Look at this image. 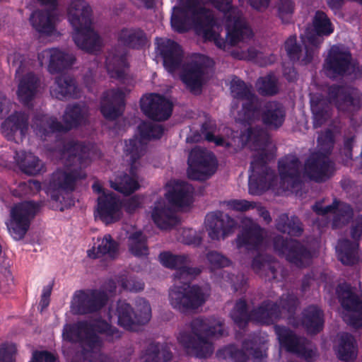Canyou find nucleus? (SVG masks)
Segmentation results:
<instances>
[{
	"label": "nucleus",
	"instance_id": "6e6552de",
	"mask_svg": "<svg viewBox=\"0 0 362 362\" xmlns=\"http://www.w3.org/2000/svg\"><path fill=\"white\" fill-rule=\"evenodd\" d=\"M124 151L127 158H128L127 160L129 162L131 165V176L124 175L115 182H112L111 187L124 194H129L139 187L136 171L140 165L139 160L144 155V144L138 139L129 140L126 141Z\"/></svg>",
	"mask_w": 362,
	"mask_h": 362
},
{
	"label": "nucleus",
	"instance_id": "a19ab883",
	"mask_svg": "<svg viewBox=\"0 0 362 362\" xmlns=\"http://www.w3.org/2000/svg\"><path fill=\"white\" fill-rule=\"evenodd\" d=\"M73 39L78 47L88 52H98L102 46L101 39L91 25L88 29L76 31Z\"/></svg>",
	"mask_w": 362,
	"mask_h": 362
},
{
	"label": "nucleus",
	"instance_id": "a18cd8bd",
	"mask_svg": "<svg viewBox=\"0 0 362 362\" xmlns=\"http://www.w3.org/2000/svg\"><path fill=\"white\" fill-rule=\"evenodd\" d=\"M30 21L37 32L50 35L55 30L57 17L49 11L38 10L32 13Z\"/></svg>",
	"mask_w": 362,
	"mask_h": 362
},
{
	"label": "nucleus",
	"instance_id": "13d9d810",
	"mask_svg": "<svg viewBox=\"0 0 362 362\" xmlns=\"http://www.w3.org/2000/svg\"><path fill=\"white\" fill-rule=\"evenodd\" d=\"M285 49L286 53L291 61H300L303 64L308 63L304 62L303 60L305 57L306 49L303 52L300 45L297 43L296 35L290 36L284 43ZM305 47V46L304 45Z\"/></svg>",
	"mask_w": 362,
	"mask_h": 362
},
{
	"label": "nucleus",
	"instance_id": "cd10ccee",
	"mask_svg": "<svg viewBox=\"0 0 362 362\" xmlns=\"http://www.w3.org/2000/svg\"><path fill=\"white\" fill-rule=\"evenodd\" d=\"M236 225L233 218L222 212L209 214L206 219V229L212 240L225 238L234 232Z\"/></svg>",
	"mask_w": 362,
	"mask_h": 362
},
{
	"label": "nucleus",
	"instance_id": "c9c22d12",
	"mask_svg": "<svg viewBox=\"0 0 362 362\" xmlns=\"http://www.w3.org/2000/svg\"><path fill=\"white\" fill-rule=\"evenodd\" d=\"M89 117L88 107L83 103H74L66 107L63 115L65 129H69L85 124Z\"/></svg>",
	"mask_w": 362,
	"mask_h": 362
},
{
	"label": "nucleus",
	"instance_id": "4468645a",
	"mask_svg": "<svg viewBox=\"0 0 362 362\" xmlns=\"http://www.w3.org/2000/svg\"><path fill=\"white\" fill-rule=\"evenodd\" d=\"M40 205L31 201L16 204L10 210L11 219L7 223L8 229L16 240L23 238L26 233L30 221L34 217Z\"/></svg>",
	"mask_w": 362,
	"mask_h": 362
},
{
	"label": "nucleus",
	"instance_id": "b1692460",
	"mask_svg": "<svg viewBox=\"0 0 362 362\" xmlns=\"http://www.w3.org/2000/svg\"><path fill=\"white\" fill-rule=\"evenodd\" d=\"M301 165L294 155H288L279 161L280 185L284 190H291L302 182Z\"/></svg>",
	"mask_w": 362,
	"mask_h": 362
},
{
	"label": "nucleus",
	"instance_id": "09e8293b",
	"mask_svg": "<svg viewBox=\"0 0 362 362\" xmlns=\"http://www.w3.org/2000/svg\"><path fill=\"white\" fill-rule=\"evenodd\" d=\"M172 358V353L164 344L151 343L144 351L142 362H168Z\"/></svg>",
	"mask_w": 362,
	"mask_h": 362
},
{
	"label": "nucleus",
	"instance_id": "393cba45",
	"mask_svg": "<svg viewBox=\"0 0 362 362\" xmlns=\"http://www.w3.org/2000/svg\"><path fill=\"white\" fill-rule=\"evenodd\" d=\"M29 115L24 112H15L1 124L2 133L11 141L21 143L28 134Z\"/></svg>",
	"mask_w": 362,
	"mask_h": 362
},
{
	"label": "nucleus",
	"instance_id": "dca6fc26",
	"mask_svg": "<svg viewBox=\"0 0 362 362\" xmlns=\"http://www.w3.org/2000/svg\"><path fill=\"white\" fill-rule=\"evenodd\" d=\"M107 298L103 290L78 291L74 296L71 310L76 315L97 312L106 304Z\"/></svg>",
	"mask_w": 362,
	"mask_h": 362
},
{
	"label": "nucleus",
	"instance_id": "9b49d317",
	"mask_svg": "<svg viewBox=\"0 0 362 362\" xmlns=\"http://www.w3.org/2000/svg\"><path fill=\"white\" fill-rule=\"evenodd\" d=\"M212 64L207 57L194 55L183 64L180 78L191 92L197 93L206 81L207 69Z\"/></svg>",
	"mask_w": 362,
	"mask_h": 362
},
{
	"label": "nucleus",
	"instance_id": "8fccbe9b",
	"mask_svg": "<svg viewBox=\"0 0 362 362\" xmlns=\"http://www.w3.org/2000/svg\"><path fill=\"white\" fill-rule=\"evenodd\" d=\"M276 228L284 233L293 236H300L303 232V224L296 216L290 218L286 214H281L276 219Z\"/></svg>",
	"mask_w": 362,
	"mask_h": 362
},
{
	"label": "nucleus",
	"instance_id": "a211bd4d",
	"mask_svg": "<svg viewBox=\"0 0 362 362\" xmlns=\"http://www.w3.org/2000/svg\"><path fill=\"white\" fill-rule=\"evenodd\" d=\"M334 171L333 162L325 153H311L304 163L303 176L316 182H323L331 177Z\"/></svg>",
	"mask_w": 362,
	"mask_h": 362
},
{
	"label": "nucleus",
	"instance_id": "4c0bfd02",
	"mask_svg": "<svg viewBox=\"0 0 362 362\" xmlns=\"http://www.w3.org/2000/svg\"><path fill=\"white\" fill-rule=\"evenodd\" d=\"M151 218L160 229L167 230L177 223V218L173 210L167 205L165 200L163 199L158 200L154 204Z\"/></svg>",
	"mask_w": 362,
	"mask_h": 362
},
{
	"label": "nucleus",
	"instance_id": "5fc2aeb1",
	"mask_svg": "<svg viewBox=\"0 0 362 362\" xmlns=\"http://www.w3.org/2000/svg\"><path fill=\"white\" fill-rule=\"evenodd\" d=\"M128 246L129 251L134 256L141 257L148 255L146 238L141 231L134 232L129 236Z\"/></svg>",
	"mask_w": 362,
	"mask_h": 362
},
{
	"label": "nucleus",
	"instance_id": "20e7f679",
	"mask_svg": "<svg viewBox=\"0 0 362 362\" xmlns=\"http://www.w3.org/2000/svg\"><path fill=\"white\" fill-rule=\"evenodd\" d=\"M241 139L255 152L250 165V193L260 194L274 185V173L266 164L274 158L275 146L262 128L249 127L241 134Z\"/></svg>",
	"mask_w": 362,
	"mask_h": 362
},
{
	"label": "nucleus",
	"instance_id": "423d86ee",
	"mask_svg": "<svg viewBox=\"0 0 362 362\" xmlns=\"http://www.w3.org/2000/svg\"><path fill=\"white\" fill-rule=\"evenodd\" d=\"M207 299V295L197 285L174 286L169 291L170 305L182 314L195 312Z\"/></svg>",
	"mask_w": 362,
	"mask_h": 362
},
{
	"label": "nucleus",
	"instance_id": "f03ea898",
	"mask_svg": "<svg viewBox=\"0 0 362 362\" xmlns=\"http://www.w3.org/2000/svg\"><path fill=\"white\" fill-rule=\"evenodd\" d=\"M94 152L89 145L70 140L64 144L61 159L66 167H74L70 171L59 170L52 174L48 192L51 198L62 202L69 193L74 191L76 182L85 178L86 175L81 170L88 166Z\"/></svg>",
	"mask_w": 362,
	"mask_h": 362
},
{
	"label": "nucleus",
	"instance_id": "412c9836",
	"mask_svg": "<svg viewBox=\"0 0 362 362\" xmlns=\"http://www.w3.org/2000/svg\"><path fill=\"white\" fill-rule=\"evenodd\" d=\"M37 59L41 66L47 65L51 74H57L72 66L76 57L70 52L57 47L45 49L38 53Z\"/></svg>",
	"mask_w": 362,
	"mask_h": 362
},
{
	"label": "nucleus",
	"instance_id": "bf43d9fd",
	"mask_svg": "<svg viewBox=\"0 0 362 362\" xmlns=\"http://www.w3.org/2000/svg\"><path fill=\"white\" fill-rule=\"evenodd\" d=\"M162 264L168 268L178 269L185 264H188L189 258L186 255H173L170 252H163L159 256Z\"/></svg>",
	"mask_w": 362,
	"mask_h": 362
},
{
	"label": "nucleus",
	"instance_id": "603ef678",
	"mask_svg": "<svg viewBox=\"0 0 362 362\" xmlns=\"http://www.w3.org/2000/svg\"><path fill=\"white\" fill-rule=\"evenodd\" d=\"M339 359L342 361L353 360L356 356V349L354 337L348 333L340 334L339 343L337 349Z\"/></svg>",
	"mask_w": 362,
	"mask_h": 362
},
{
	"label": "nucleus",
	"instance_id": "e433bc0d",
	"mask_svg": "<svg viewBox=\"0 0 362 362\" xmlns=\"http://www.w3.org/2000/svg\"><path fill=\"white\" fill-rule=\"evenodd\" d=\"M253 270L261 276L268 280L277 279L278 274L281 270L279 262L269 255H258L252 261Z\"/></svg>",
	"mask_w": 362,
	"mask_h": 362
},
{
	"label": "nucleus",
	"instance_id": "a878e982",
	"mask_svg": "<svg viewBox=\"0 0 362 362\" xmlns=\"http://www.w3.org/2000/svg\"><path fill=\"white\" fill-rule=\"evenodd\" d=\"M141 108L148 117L162 121L169 118L173 104L165 98L158 94L144 95L141 99Z\"/></svg>",
	"mask_w": 362,
	"mask_h": 362
},
{
	"label": "nucleus",
	"instance_id": "f704fd0d",
	"mask_svg": "<svg viewBox=\"0 0 362 362\" xmlns=\"http://www.w3.org/2000/svg\"><path fill=\"white\" fill-rule=\"evenodd\" d=\"M313 209L318 214H333L332 225L334 228H339L347 223L352 216V211L349 205L336 201L332 205L325 207L315 204Z\"/></svg>",
	"mask_w": 362,
	"mask_h": 362
},
{
	"label": "nucleus",
	"instance_id": "58836bf2",
	"mask_svg": "<svg viewBox=\"0 0 362 362\" xmlns=\"http://www.w3.org/2000/svg\"><path fill=\"white\" fill-rule=\"evenodd\" d=\"M51 95L59 100L66 97L78 98L80 89L76 81L69 76H59L55 78V82L50 90Z\"/></svg>",
	"mask_w": 362,
	"mask_h": 362
},
{
	"label": "nucleus",
	"instance_id": "aec40b11",
	"mask_svg": "<svg viewBox=\"0 0 362 362\" xmlns=\"http://www.w3.org/2000/svg\"><path fill=\"white\" fill-rule=\"evenodd\" d=\"M328 96L340 111H354L362 106V93L352 87L332 86Z\"/></svg>",
	"mask_w": 362,
	"mask_h": 362
},
{
	"label": "nucleus",
	"instance_id": "864d4df0",
	"mask_svg": "<svg viewBox=\"0 0 362 362\" xmlns=\"http://www.w3.org/2000/svg\"><path fill=\"white\" fill-rule=\"evenodd\" d=\"M134 309V326L143 325L149 322L151 317V308L147 300L139 298L136 301Z\"/></svg>",
	"mask_w": 362,
	"mask_h": 362
},
{
	"label": "nucleus",
	"instance_id": "f257e3e1",
	"mask_svg": "<svg viewBox=\"0 0 362 362\" xmlns=\"http://www.w3.org/2000/svg\"><path fill=\"white\" fill-rule=\"evenodd\" d=\"M174 7L171 25L180 33L194 29L205 41L220 49L247 43L253 32L232 0H179Z\"/></svg>",
	"mask_w": 362,
	"mask_h": 362
},
{
	"label": "nucleus",
	"instance_id": "bb28decb",
	"mask_svg": "<svg viewBox=\"0 0 362 362\" xmlns=\"http://www.w3.org/2000/svg\"><path fill=\"white\" fill-rule=\"evenodd\" d=\"M92 8L85 0H71L66 6L69 22L76 31L88 29L92 24Z\"/></svg>",
	"mask_w": 362,
	"mask_h": 362
},
{
	"label": "nucleus",
	"instance_id": "680f3d73",
	"mask_svg": "<svg viewBox=\"0 0 362 362\" xmlns=\"http://www.w3.org/2000/svg\"><path fill=\"white\" fill-rule=\"evenodd\" d=\"M257 87L264 95H272L278 92L277 79L274 75H267L258 79Z\"/></svg>",
	"mask_w": 362,
	"mask_h": 362
},
{
	"label": "nucleus",
	"instance_id": "72a5a7b5",
	"mask_svg": "<svg viewBox=\"0 0 362 362\" xmlns=\"http://www.w3.org/2000/svg\"><path fill=\"white\" fill-rule=\"evenodd\" d=\"M41 86L40 78L33 72L23 75L18 85L17 95L19 100L28 105L38 94Z\"/></svg>",
	"mask_w": 362,
	"mask_h": 362
},
{
	"label": "nucleus",
	"instance_id": "39448f33",
	"mask_svg": "<svg viewBox=\"0 0 362 362\" xmlns=\"http://www.w3.org/2000/svg\"><path fill=\"white\" fill-rule=\"evenodd\" d=\"M187 327L189 330L180 332L177 340L189 354L200 358L209 357L213 354L212 337L225 334L223 322L215 319L195 318Z\"/></svg>",
	"mask_w": 362,
	"mask_h": 362
},
{
	"label": "nucleus",
	"instance_id": "4be33fe9",
	"mask_svg": "<svg viewBox=\"0 0 362 362\" xmlns=\"http://www.w3.org/2000/svg\"><path fill=\"white\" fill-rule=\"evenodd\" d=\"M223 352L225 358L234 362H246L250 356L257 360H261L266 356L264 343L257 335L243 341V350L238 349L234 346H229L224 349Z\"/></svg>",
	"mask_w": 362,
	"mask_h": 362
},
{
	"label": "nucleus",
	"instance_id": "69168bd1",
	"mask_svg": "<svg viewBox=\"0 0 362 362\" xmlns=\"http://www.w3.org/2000/svg\"><path fill=\"white\" fill-rule=\"evenodd\" d=\"M118 281L124 290L136 292L144 288V283L126 273L121 274Z\"/></svg>",
	"mask_w": 362,
	"mask_h": 362
},
{
	"label": "nucleus",
	"instance_id": "4d7b16f0",
	"mask_svg": "<svg viewBox=\"0 0 362 362\" xmlns=\"http://www.w3.org/2000/svg\"><path fill=\"white\" fill-rule=\"evenodd\" d=\"M139 129L141 137H136L131 140H140L144 144V153L145 152L146 146V143L144 141V139H158L163 133L162 126L154 122H143L139 126Z\"/></svg>",
	"mask_w": 362,
	"mask_h": 362
},
{
	"label": "nucleus",
	"instance_id": "c03bdc74",
	"mask_svg": "<svg viewBox=\"0 0 362 362\" xmlns=\"http://www.w3.org/2000/svg\"><path fill=\"white\" fill-rule=\"evenodd\" d=\"M358 247L359 243L357 240H339L336 247L339 260L345 265H353L357 263L359 260Z\"/></svg>",
	"mask_w": 362,
	"mask_h": 362
},
{
	"label": "nucleus",
	"instance_id": "7c9ffc66",
	"mask_svg": "<svg viewBox=\"0 0 362 362\" xmlns=\"http://www.w3.org/2000/svg\"><path fill=\"white\" fill-rule=\"evenodd\" d=\"M124 93L120 89H112L103 93L100 110L103 116L113 120L120 116L124 108Z\"/></svg>",
	"mask_w": 362,
	"mask_h": 362
},
{
	"label": "nucleus",
	"instance_id": "c756f323",
	"mask_svg": "<svg viewBox=\"0 0 362 362\" xmlns=\"http://www.w3.org/2000/svg\"><path fill=\"white\" fill-rule=\"evenodd\" d=\"M156 44L157 49L163 58L165 67L169 72H174L180 67L183 59V52L180 46L167 38H157Z\"/></svg>",
	"mask_w": 362,
	"mask_h": 362
},
{
	"label": "nucleus",
	"instance_id": "2f4dec72",
	"mask_svg": "<svg viewBox=\"0 0 362 362\" xmlns=\"http://www.w3.org/2000/svg\"><path fill=\"white\" fill-rule=\"evenodd\" d=\"M165 196L168 201L177 207L188 206L192 202L193 187L184 181H171L166 185Z\"/></svg>",
	"mask_w": 362,
	"mask_h": 362
},
{
	"label": "nucleus",
	"instance_id": "49530a36",
	"mask_svg": "<svg viewBox=\"0 0 362 362\" xmlns=\"http://www.w3.org/2000/svg\"><path fill=\"white\" fill-rule=\"evenodd\" d=\"M286 259L298 267H304L310 264L312 255L301 243L296 240H291L289 250L287 252Z\"/></svg>",
	"mask_w": 362,
	"mask_h": 362
},
{
	"label": "nucleus",
	"instance_id": "6e6d98bb",
	"mask_svg": "<svg viewBox=\"0 0 362 362\" xmlns=\"http://www.w3.org/2000/svg\"><path fill=\"white\" fill-rule=\"evenodd\" d=\"M116 313L118 318V323L120 326L127 329H134V309L131 305L124 302L119 300L117 304Z\"/></svg>",
	"mask_w": 362,
	"mask_h": 362
},
{
	"label": "nucleus",
	"instance_id": "2eb2a0df",
	"mask_svg": "<svg viewBox=\"0 0 362 362\" xmlns=\"http://www.w3.org/2000/svg\"><path fill=\"white\" fill-rule=\"evenodd\" d=\"M274 329L281 345L287 351L296 354L308 362L317 358V348L311 342L304 338L297 337L293 332L284 327L276 325Z\"/></svg>",
	"mask_w": 362,
	"mask_h": 362
},
{
	"label": "nucleus",
	"instance_id": "052dcab7",
	"mask_svg": "<svg viewBox=\"0 0 362 362\" xmlns=\"http://www.w3.org/2000/svg\"><path fill=\"white\" fill-rule=\"evenodd\" d=\"M230 316L234 322L240 327H243L248 320H251V313H248L245 300L240 299L236 302L230 313Z\"/></svg>",
	"mask_w": 362,
	"mask_h": 362
},
{
	"label": "nucleus",
	"instance_id": "9d476101",
	"mask_svg": "<svg viewBox=\"0 0 362 362\" xmlns=\"http://www.w3.org/2000/svg\"><path fill=\"white\" fill-rule=\"evenodd\" d=\"M313 30L307 28L304 35L301 36L302 42L306 49L305 57L303 59L305 63H310L313 60L316 48L323 40L322 37L329 35L334 31L329 18L322 11L315 12L313 18Z\"/></svg>",
	"mask_w": 362,
	"mask_h": 362
},
{
	"label": "nucleus",
	"instance_id": "5701e85b",
	"mask_svg": "<svg viewBox=\"0 0 362 362\" xmlns=\"http://www.w3.org/2000/svg\"><path fill=\"white\" fill-rule=\"evenodd\" d=\"M105 67L110 78H115L124 84H132L133 78L127 72L125 48L112 47L106 57Z\"/></svg>",
	"mask_w": 362,
	"mask_h": 362
},
{
	"label": "nucleus",
	"instance_id": "0e129e2a",
	"mask_svg": "<svg viewBox=\"0 0 362 362\" xmlns=\"http://www.w3.org/2000/svg\"><path fill=\"white\" fill-rule=\"evenodd\" d=\"M201 272V269L198 267H189L187 264H185L175 271L174 278L180 283H184L185 285L198 276Z\"/></svg>",
	"mask_w": 362,
	"mask_h": 362
},
{
	"label": "nucleus",
	"instance_id": "6ab92c4d",
	"mask_svg": "<svg viewBox=\"0 0 362 362\" xmlns=\"http://www.w3.org/2000/svg\"><path fill=\"white\" fill-rule=\"evenodd\" d=\"M93 189L99 194L97 199V213L100 218L105 223L118 221L122 215L119 200L112 192L103 191L98 182H94Z\"/></svg>",
	"mask_w": 362,
	"mask_h": 362
},
{
	"label": "nucleus",
	"instance_id": "7ed1b4c3",
	"mask_svg": "<svg viewBox=\"0 0 362 362\" xmlns=\"http://www.w3.org/2000/svg\"><path fill=\"white\" fill-rule=\"evenodd\" d=\"M95 331L105 334L110 340L119 339L121 336L117 328L103 320H95L93 323L83 321L64 327V339L78 342L82 349L81 353L71 362H115L112 357L99 351L101 340Z\"/></svg>",
	"mask_w": 362,
	"mask_h": 362
},
{
	"label": "nucleus",
	"instance_id": "473e14b6",
	"mask_svg": "<svg viewBox=\"0 0 362 362\" xmlns=\"http://www.w3.org/2000/svg\"><path fill=\"white\" fill-rule=\"evenodd\" d=\"M285 115L283 105L276 101L267 102L262 107H259L262 122L271 129H276L283 124Z\"/></svg>",
	"mask_w": 362,
	"mask_h": 362
},
{
	"label": "nucleus",
	"instance_id": "de8ad7c7",
	"mask_svg": "<svg viewBox=\"0 0 362 362\" xmlns=\"http://www.w3.org/2000/svg\"><path fill=\"white\" fill-rule=\"evenodd\" d=\"M14 159L19 168L25 174L35 175L43 170V163L31 153L16 152Z\"/></svg>",
	"mask_w": 362,
	"mask_h": 362
},
{
	"label": "nucleus",
	"instance_id": "338daca9",
	"mask_svg": "<svg viewBox=\"0 0 362 362\" xmlns=\"http://www.w3.org/2000/svg\"><path fill=\"white\" fill-rule=\"evenodd\" d=\"M117 243L112 240L110 235H105L98 246V254L108 255L114 258L117 252Z\"/></svg>",
	"mask_w": 362,
	"mask_h": 362
},
{
	"label": "nucleus",
	"instance_id": "ddd939ff",
	"mask_svg": "<svg viewBox=\"0 0 362 362\" xmlns=\"http://www.w3.org/2000/svg\"><path fill=\"white\" fill-rule=\"evenodd\" d=\"M188 177L195 180L209 178L216 170V160L214 154L200 147L192 150L188 158Z\"/></svg>",
	"mask_w": 362,
	"mask_h": 362
},
{
	"label": "nucleus",
	"instance_id": "774afa93",
	"mask_svg": "<svg viewBox=\"0 0 362 362\" xmlns=\"http://www.w3.org/2000/svg\"><path fill=\"white\" fill-rule=\"evenodd\" d=\"M279 18L284 23H288L291 19L294 6L291 0H279L277 5Z\"/></svg>",
	"mask_w": 362,
	"mask_h": 362
},
{
	"label": "nucleus",
	"instance_id": "79ce46f5",
	"mask_svg": "<svg viewBox=\"0 0 362 362\" xmlns=\"http://www.w3.org/2000/svg\"><path fill=\"white\" fill-rule=\"evenodd\" d=\"M117 41L123 46L133 49H139L148 42L144 32L140 28H123L118 31Z\"/></svg>",
	"mask_w": 362,
	"mask_h": 362
},
{
	"label": "nucleus",
	"instance_id": "e2e57ef3",
	"mask_svg": "<svg viewBox=\"0 0 362 362\" xmlns=\"http://www.w3.org/2000/svg\"><path fill=\"white\" fill-rule=\"evenodd\" d=\"M216 129V124L211 120L209 119L202 124L201 131L206 140L214 142L217 146H230V142L225 141L222 137H216L214 136V134Z\"/></svg>",
	"mask_w": 362,
	"mask_h": 362
},
{
	"label": "nucleus",
	"instance_id": "f3484780",
	"mask_svg": "<svg viewBox=\"0 0 362 362\" xmlns=\"http://www.w3.org/2000/svg\"><path fill=\"white\" fill-rule=\"evenodd\" d=\"M325 71L329 78H335L342 74H354L356 77L360 74L358 67L351 62L349 52L335 46L332 47L329 52L325 64Z\"/></svg>",
	"mask_w": 362,
	"mask_h": 362
},
{
	"label": "nucleus",
	"instance_id": "1a4fd4ad",
	"mask_svg": "<svg viewBox=\"0 0 362 362\" xmlns=\"http://www.w3.org/2000/svg\"><path fill=\"white\" fill-rule=\"evenodd\" d=\"M230 93L233 98L243 102L242 109L238 112L239 122L250 124L259 119L260 104L251 86L234 78L230 82Z\"/></svg>",
	"mask_w": 362,
	"mask_h": 362
},
{
	"label": "nucleus",
	"instance_id": "0eeeda50",
	"mask_svg": "<svg viewBox=\"0 0 362 362\" xmlns=\"http://www.w3.org/2000/svg\"><path fill=\"white\" fill-rule=\"evenodd\" d=\"M298 305V299L293 294H284L279 302L264 301L251 312V320L269 324L280 317L291 315Z\"/></svg>",
	"mask_w": 362,
	"mask_h": 362
},
{
	"label": "nucleus",
	"instance_id": "37998d69",
	"mask_svg": "<svg viewBox=\"0 0 362 362\" xmlns=\"http://www.w3.org/2000/svg\"><path fill=\"white\" fill-rule=\"evenodd\" d=\"M31 127L41 138L64 129L63 125L56 118L47 115L37 113L33 118Z\"/></svg>",
	"mask_w": 362,
	"mask_h": 362
},
{
	"label": "nucleus",
	"instance_id": "ea45409f",
	"mask_svg": "<svg viewBox=\"0 0 362 362\" xmlns=\"http://www.w3.org/2000/svg\"><path fill=\"white\" fill-rule=\"evenodd\" d=\"M310 107L314 128L322 127L331 118L332 108L325 98L320 95L313 96L310 100Z\"/></svg>",
	"mask_w": 362,
	"mask_h": 362
},
{
	"label": "nucleus",
	"instance_id": "3c124183",
	"mask_svg": "<svg viewBox=\"0 0 362 362\" xmlns=\"http://www.w3.org/2000/svg\"><path fill=\"white\" fill-rule=\"evenodd\" d=\"M303 324L308 332L315 334L323 327L324 318L322 310L316 306H309L304 310Z\"/></svg>",
	"mask_w": 362,
	"mask_h": 362
},
{
	"label": "nucleus",
	"instance_id": "f8f14e48",
	"mask_svg": "<svg viewBox=\"0 0 362 362\" xmlns=\"http://www.w3.org/2000/svg\"><path fill=\"white\" fill-rule=\"evenodd\" d=\"M337 293L344 308V320L358 328L362 326V298L347 284H339Z\"/></svg>",
	"mask_w": 362,
	"mask_h": 362
},
{
	"label": "nucleus",
	"instance_id": "c85d7f7f",
	"mask_svg": "<svg viewBox=\"0 0 362 362\" xmlns=\"http://www.w3.org/2000/svg\"><path fill=\"white\" fill-rule=\"evenodd\" d=\"M266 236L264 228L251 219H246L241 233L235 239L236 245L238 248L245 247L247 250H256L262 245Z\"/></svg>",
	"mask_w": 362,
	"mask_h": 362
}]
</instances>
